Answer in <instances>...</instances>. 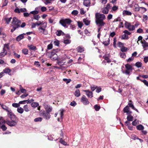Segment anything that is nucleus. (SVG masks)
<instances>
[{
  "mask_svg": "<svg viewBox=\"0 0 148 148\" xmlns=\"http://www.w3.org/2000/svg\"><path fill=\"white\" fill-rule=\"evenodd\" d=\"M97 86H95L94 85H93V86H91V90L92 91H94L96 88H97Z\"/></svg>",
  "mask_w": 148,
  "mask_h": 148,
  "instance_id": "nucleus-57",
  "label": "nucleus"
},
{
  "mask_svg": "<svg viewBox=\"0 0 148 148\" xmlns=\"http://www.w3.org/2000/svg\"><path fill=\"white\" fill-rule=\"evenodd\" d=\"M50 57L51 60H56L58 58V56L57 54L54 55L53 56H50Z\"/></svg>",
  "mask_w": 148,
  "mask_h": 148,
  "instance_id": "nucleus-31",
  "label": "nucleus"
},
{
  "mask_svg": "<svg viewBox=\"0 0 148 148\" xmlns=\"http://www.w3.org/2000/svg\"><path fill=\"white\" fill-rule=\"evenodd\" d=\"M17 111L19 113L22 114L24 110L21 107H20L19 108H18Z\"/></svg>",
  "mask_w": 148,
  "mask_h": 148,
  "instance_id": "nucleus-37",
  "label": "nucleus"
},
{
  "mask_svg": "<svg viewBox=\"0 0 148 148\" xmlns=\"http://www.w3.org/2000/svg\"><path fill=\"white\" fill-rule=\"evenodd\" d=\"M58 51V49H53L51 52H48V53L50 54L51 55L50 56H53L54 55L57 54L56 53Z\"/></svg>",
  "mask_w": 148,
  "mask_h": 148,
  "instance_id": "nucleus-18",
  "label": "nucleus"
},
{
  "mask_svg": "<svg viewBox=\"0 0 148 148\" xmlns=\"http://www.w3.org/2000/svg\"><path fill=\"white\" fill-rule=\"evenodd\" d=\"M39 31L42 33L43 34L45 35H47V32L45 29L43 28L42 27H39L38 29Z\"/></svg>",
  "mask_w": 148,
  "mask_h": 148,
  "instance_id": "nucleus-13",
  "label": "nucleus"
},
{
  "mask_svg": "<svg viewBox=\"0 0 148 148\" xmlns=\"http://www.w3.org/2000/svg\"><path fill=\"white\" fill-rule=\"evenodd\" d=\"M110 56L109 54L106 56V55H104L103 56V58H104L105 60L107 61V62L108 63H110L111 61L110 59Z\"/></svg>",
  "mask_w": 148,
  "mask_h": 148,
  "instance_id": "nucleus-15",
  "label": "nucleus"
},
{
  "mask_svg": "<svg viewBox=\"0 0 148 148\" xmlns=\"http://www.w3.org/2000/svg\"><path fill=\"white\" fill-rule=\"evenodd\" d=\"M142 63L139 62H137L135 64V66L138 68L141 67L142 66Z\"/></svg>",
  "mask_w": 148,
  "mask_h": 148,
  "instance_id": "nucleus-30",
  "label": "nucleus"
},
{
  "mask_svg": "<svg viewBox=\"0 0 148 148\" xmlns=\"http://www.w3.org/2000/svg\"><path fill=\"white\" fill-rule=\"evenodd\" d=\"M125 27L130 31H133L135 29L134 25H131L130 23L126 21L125 24Z\"/></svg>",
  "mask_w": 148,
  "mask_h": 148,
  "instance_id": "nucleus-7",
  "label": "nucleus"
},
{
  "mask_svg": "<svg viewBox=\"0 0 148 148\" xmlns=\"http://www.w3.org/2000/svg\"><path fill=\"white\" fill-rule=\"evenodd\" d=\"M77 50L78 52H79L80 53L83 52L84 51L83 48H82L81 47H78V48Z\"/></svg>",
  "mask_w": 148,
  "mask_h": 148,
  "instance_id": "nucleus-56",
  "label": "nucleus"
},
{
  "mask_svg": "<svg viewBox=\"0 0 148 148\" xmlns=\"http://www.w3.org/2000/svg\"><path fill=\"white\" fill-rule=\"evenodd\" d=\"M39 104L37 102H33L31 104V106L32 107L36 108L38 107Z\"/></svg>",
  "mask_w": 148,
  "mask_h": 148,
  "instance_id": "nucleus-34",
  "label": "nucleus"
},
{
  "mask_svg": "<svg viewBox=\"0 0 148 148\" xmlns=\"http://www.w3.org/2000/svg\"><path fill=\"white\" fill-rule=\"evenodd\" d=\"M94 108L97 111H99L100 108V107L97 105H96L94 106Z\"/></svg>",
  "mask_w": 148,
  "mask_h": 148,
  "instance_id": "nucleus-48",
  "label": "nucleus"
},
{
  "mask_svg": "<svg viewBox=\"0 0 148 148\" xmlns=\"http://www.w3.org/2000/svg\"><path fill=\"white\" fill-rule=\"evenodd\" d=\"M129 110H130V108L128 105H127L123 108V111L124 113L127 114L129 112Z\"/></svg>",
  "mask_w": 148,
  "mask_h": 148,
  "instance_id": "nucleus-25",
  "label": "nucleus"
},
{
  "mask_svg": "<svg viewBox=\"0 0 148 148\" xmlns=\"http://www.w3.org/2000/svg\"><path fill=\"white\" fill-rule=\"evenodd\" d=\"M131 137L132 139L134 140H136V139H138V138L134 134L132 135H131Z\"/></svg>",
  "mask_w": 148,
  "mask_h": 148,
  "instance_id": "nucleus-53",
  "label": "nucleus"
},
{
  "mask_svg": "<svg viewBox=\"0 0 148 148\" xmlns=\"http://www.w3.org/2000/svg\"><path fill=\"white\" fill-rule=\"evenodd\" d=\"M83 91L86 92V95L88 97L91 98L93 97V92L89 91V90H83Z\"/></svg>",
  "mask_w": 148,
  "mask_h": 148,
  "instance_id": "nucleus-10",
  "label": "nucleus"
},
{
  "mask_svg": "<svg viewBox=\"0 0 148 148\" xmlns=\"http://www.w3.org/2000/svg\"><path fill=\"white\" fill-rule=\"evenodd\" d=\"M127 105L129 107H130L132 108V109L135 110L137 112H139L138 110L134 107L133 104V102L131 100L129 101V102Z\"/></svg>",
  "mask_w": 148,
  "mask_h": 148,
  "instance_id": "nucleus-11",
  "label": "nucleus"
},
{
  "mask_svg": "<svg viewBox=\"0 0 148 148\" xmlns=\"http://www.w3.org/2000/svg\"><path fill=\"white\" fill-rule=\"evenodd\" d=\"M118 9V6H114L112 8V10L113 11H115L117 10Z\"/></svg>",
  "mask_w": 148,
  "mask_h": 148,
  "instance_id": "nucleus-63",
  "label": "nucleus"
},
{
  "mask_svg": "<svg viewBox=\"0 0 148 148\" xmlns=\"http://www.w3.org/2000/svg\"><path fill=\"white\" fill-rule=\"evenodd\" d=\"M71 41L68 39L64 40L63 42L65 44H68L70 43Z\"/></svg>",
  "mask_w": 148,
  "mask_h": 148,
  "instance_id": "nucleus-50",
  "label": "nucleus"
},
{
  "mask_svg": "<svg viewBox=\"0 0 148 148\" xmlns=\"http://www.w3.org/2000/svg\"><path fill=\"white\" fill-rule=\"evenodd\" d=\"M127 50V48L125 47H123L121 49V51L122 52H126Z\"/></svg>",
  "mask_w": 148,
  "mask_h": 148,
  "instance_id": "nucleus-39",
  "label": "nucleus"
},
{
  "mask_svg": "<svg viewBox=\"0 0 148 148\" xmlns=\"http://www.w3.org/2000/svg\"><path fill=\"white\" fill-rule=\"evenodd\" d=\"M7 51L5 49L3 48L2 52L0 53V56L3 57L7 55Z\"/></svg>",
  "mask_w": 148,
  "mask_h": 148,
  "instance_id": "nucleus-22",
  "label": "nucleus"
},
{
  "mask_svg": "<svg viewBox=\"0 0 148 148\" xmlns=\"http://www.w3.org/2000/svg\"><path fill=\"white\" fill-rule=\"evenodd\" d=\"M42 118L41 117L36 118L34 119V121L35 122H41L42 121Z\"/></svg>",
  "mask_w": 148,
  "mask_h": 148,
  "instance_id": "nucleus-36",
  "label": "nucleus"
},
{
  "mask_svg": "<svg viewBox=\"0 0 148 148\" xmlns=\"http://www.w3.org/2000/svg\"><path fill=\"white\" fill-rule=\"evenodd\" d=\"M40 115L42 116L44 118L47 120L49 119L51 117L50 113L44 110H42L40 111Z\"/></svg>",
  "mask_w": 148,
  "mask_h": 148,
  "instance_id": "nucleus-5",
  "label": "nucleus"
},
{
  "mask_svg": "<svg viewBox=\"0 0 148 148\" xmlns=\"http://www.w3.org/2000/svg\"><path fill=\"white\" fill-rule=\"evenodd\" d=\"M38 11L37 10H34L32 11H31L30 12V14H32L34 15H35L36 14H38Z\"/></svg>",
  "mask_w": 148,
  "mask_h": 148,
  "instance_id": "nucleus-58",
  "label": "nucleus"
},
{
  "mask_svg": "<svg viewBox=\"0 0 148 148\" xmlns=\"http://www.w3.org/2000/svg\"><path fill=\"white\" fill-rule=\"evenodd\" d=\"M20 105L19 103L18 104L17 103H13L12 104V106L15 108L18 107Z\"/></svg>",
  "mask_w": 148,
  "mask_h": 148,
  "instance_id": "nucleus-61",
  "label": "nucleus"
},
{
  "mask_svg": "<svg viewBox=\"0 0 148 148\" xmlns=\"http://www.w3.org/2000/svg\"><path fill=\"white\" fill-rule=\"evenodd\" d=\"M45 108L46 110V111H45L49 113L52 111L53 109L52 107L49 105H46L45 106Z\"/></svg>",
  "mask_w": 148,
  "mask_h": 148,
  "instance_id": "nucleus-12",
  "label": "nucleus"
},
{
  "mask_svg": "<svg viewBox=\"0 0 148 148\" xmlns=\"http://www.w3.org/2000/svg\"><path fill=\"white\" fill-rule=\"evenodd\" d=\"M24 35H25V34L23 33L17 36L16 38V40L18 41H19L23 39L24 38Z\"/></svg>",
  "mask_w": 148,
  "mask_h": 148,
  "instance_id": "nucleus-16",
  "label": "nucleus"
},
{
  "mask_svg": "<svg viewBox=\"0 0 148 148\" xmlns=\"http://www.w3.org/2000/svg\"><path fill=\"white\" fill-rule=\"evenodd\" d=\"M0 128H1L3 131H5L7 129V127L4 125H2L1 127Z\"/></svg>",
  "mask_w": 148,
  "mask_h": 148,
  "instance_id": "nucleus-52",
  "label": "nucleus"
},
{
  "mask_svg": "<svg viewBox=\"0 0 148 148\" xmlns=\"http://www.w3.org/2000/svg\"><path fill=\"white\" fill-rule=\"evenodd\" d=\"M77 23L78 27L80 28H81L83 25V24L80 21H77Z\"/></svg>",
  "mask_w": 148,
  "mask_h": 148,
  "instance_id": "nucleus-44",
  "label": "nucleus"
},
{
  "mask_svg": "<svg viewBox=\"0 0 148 148\" xmlns=\"http://www.w3.org/2000/svg\"><path fill=\"white\" fill-rule=\"evenodd\" d=\"M123 14L124 16H131L132 14V13L129 11H128L126 10H124L123 12Z\"/></svg>",
  "mask_w": 148,
  "mask_h": 148,
  "instance_id": "nucleus-20",
  "label": "nucleus"
},
{
  "mask_svg": "<svg viewBox=\"0 0 148 148\" xmlns=\"http://www.w3.org/2000/svg\"><path fill=\"white\" fill-rule=\"evenodd\" d=\"M20 90L21 92L22 93H26L27 92V90L23 88L21 85H20Z\"/></svg>",
  "mask_w": 148,
  "mask_h": 148,
  "instance_id": "nucleus-33",
  "label": "nucleus"
},
{
  "mask_svg": "<svg viewBox=\"0 0 148 148\" xmlns=\"http://www.w3.org/2000/svg\"><path fill=\"white\" fill-rule=\"evenodd\" d=\"M65 62H64L63 64H62L60 66V69H61L62 70H64L66 68L67 66H64L63 65L64 64Z\"/></svg>",
  "mask_w": 148,
  "mask_h": 148,
  "instance_id": "nucleus-43",
  "label": "nucleus"
},
{
  "mask_svg": "<svg viewBox=\"0 0 148 148\" xmlns=\"http://www.w3.org/2000/svg\"><path fill=\"white\" fill-rule=\"evenodd\" d=\"M0 105L1 106L2 108L8 112V111L10 110L9 108L6 106L5 105H3L1 104H0Z\"/></svg>",
  "mask_w": 148,
  "mask_h": 148,
  "instance_id": "nucleus-23",
  "label": "nucleus"
},
{
  "mask_svg": "<svg viewBox=\"0 0 148 148\" xmlns=\"http://www.w3.org/2000/svg\"><path fill=\"white\" fill-rule=\"evenodd\" d=\"M136 128L138 130H141L144 129V127L142 125H140L136 126Z\"/></svg>",
  "mask_w": 148,
  "mask_h": 148,
  "instance_id": "nucleus-29",
  "label": "nucleus"
},
{
  "mask_svg": "<svg viewBox=\"0 0 148 148\" xmlns=\"http://www.w3.org/2000/svg\"><path fill=\"white\" fill-rule=\"evenodd\" d=\"M91 4L90 0H84L83 2L84 5L86 7H89Z\"/></svg>",
  "mask_w": 148,
  "mask_h": 148,
  "instance_id": "nucleus-17",
  "label": "nucleus"
},
{
  "mask_svg": "<svg viewBox=\"0 0 148 148\" xmlns=\"http://www.w3.org/2000/svg\"><path fill=\"white\" fill-rule=\"evenodd\" d=\"M95 23L98 27H103L106 24L104 20L106 19L105 15L103 14L97 13L95 14Z\"/></svg>",
  "mask_w": 148,
  "mask_h": 148,
  "instance_id": "nucleus-1",
  "label": "nucleus"
},
{
  "mask_svg": "<svg viewBox=\"0 0 148 148\" xmlns=\"http://www.w3.org/2000/svg\"><path fill=\"white\" fill-rule=\"evenodd\" d=\"M83 21L85 24L86 25H88L90 24V21H89L86 18L84 19Z\"/></svg>",
  "mask_w": 148,
  "mask_h": 148,
  "instance_id": "nucleus-28",
  "label": "nucleus"
},
{
  "mask_svg": "<svg viewBox=\"0 0 148 148\" xmlns=\"http://www.w3.org/2000/svg\"><path fill=\"white\" fill-rule=\"evenodd\" d=\"M4 49H7L8 50H9L10 47L9 46V44L8 43L7 44H5L4 45V47L3 48Z\"/></svg>",
  "mask_w": 148,
  "mask_h": 148,
  "instance_id": "nucleus-41",
  "label": "nucleus"
},
{
  "mask_svg": "<svg viewBox=\"0 0 148 148\" xmlns=\"http://www.w3.org/2000/svg\"><path fill=\"white\" fill-rule=\"evenodd\" d=\"M109 10L106 8H104L102 10V12L105 14H107L108 13Z\"/></svg>",
  "mask_w": 148,
  "mask_h": 148,
  "instance_id": "nucleus-40",
  "label": "nucleus"
},
{
  "mask_svg": "<svg viewBox=\"0 0 148 148\" xmlns=\"http://www.w3.org/2000/svg\"><path fill=\"white\" fill-rule=\"evenodd\" d=\"M62 31L61 30H57L56 32V35L58 36H60L61 35Z\"/></svg>",
  "mask_w": 148,
  "mask_h": 148,
  "instance_id": "nucleus-51",
  "label": "nucleus"
},
{
  "mask_svg": "<svg viewBox=\"0 0 148 148\" xmlns=\"http://www.w3.org/2000/svg\"><path fill=\"white\" fill-rule=\"evenodd\" d=\"M18 122V120H11V121L8 120L6 121V124L10 127L14 126L17 124Z\"/></svg>",
  "mask_w": 148,
  "mask_h": 148,
  "instance_id": "nucleus-8",
  "label": "nucleus"
},
{
  "mask_svg": "<svg viewBox=\"0 0 148 148\" xmlns=\"http://www.w3.org/2000/svg\"><path fill=\"white\" fill-rule=\"evenodd\" d=\"M142 82H143L145 85L148 87V82L146 80L144 79L143 80Z\"/></svg>",
  "mask_w": 148,
  "mask_h": 148,
  "instance_id": "nucleus-64",
  "label": "nucleus"
},
{
  "mask_svg": "<svg viewBox=\"0 0 148 148\" xmlns=\"http://www.w3.org/2000/svg\"><path fill=\"white\" fill-rule=\"evenodd\" d=\"M27 47L30 50H33L34 51L37 50V48L35 46L33 45H28Z\"/></svg>",
  "mask_w": 148,
  "mask_h": 148,
  "instance_id": "nucleus-14",
  "label": "nucleus"
},
{
  "mask_svg": "<svg viewBox=\"0 0 148 148\" xmlns=\"http://www.w3.org/2000/svg\"><path fill=\"white\" fill-rule=\"evenodd\" d=\"M74 94L77 97H78L81 95L80 90L79 89H77L75 91Z\"/></svg>",
  "mask_w": 148,
  "mask_h": 148,
  "instance_id": "nucleus-24",
  "label": "nucleus"
},
{
  "mask_svg": "<svg viewBox=\"0 0 148 148\" xmlns=\"http://www.w3.org/2000/svg\"><path fill=\"white\" fill-rule=\"evenodd\" d=\"M129 38L128 36V35H127L125 34H123L122 37L121 39H124V40H127Z\"/></svg>",
  "mask_w": 148,
  "mask_h": 148,
  "instance_id": "nucleus-38",
  "label": "nucleus"
},
{
  "mask_svg": "<svg viewBox=\"0 0 148 148\" xmlns=\"http://www.w3.org/2000/svg\"><path fill=\"white\" fill-rule=\"evenodd\" d=\"M113 41H114L113 42V46L114 48H116V40L115 37L114 38Z\"/></svg>",
  "mask_w": 148,
  "mask_h": 148,
  "instance_id": "nucleus-49",
  "label": "nucleus"
},
{
  "mask_svg": "<svg viewBox=\"0 0 148 148\" xmlns=\"http://www.w3.org/2000/svg\"><path fill=\"white\" fill-rule=\"evenodd\" d=\"M60 142L64 145H66V143L64 140L62 138H60Z\"/></svg>",
  "mask_w": 148,
  "mask_h": 148,
  "instance_id": "nucleus-46",
  "label": "nucleus"
},
{
  "mask_svg": "<svg viewBox=\"0 0 148 148\" xmlns=\"http://www.w3.org/2000/svg\"><path fill=\"white\" fill-rule=\"evenodd\" d=\"M63 80L64 81L66 82V84H68L71 81V79H66V78H64L63 79Z\"/></svg>",
  "mask_w": 148,
  "mask_h": 148,
  "instance_id": "nucleus-45",
  "label": "nucleus"
},
{
  "mask_svg": "<svg viewBox=\"0 0 148 148\" xmlns=\"http://www.w3.org/2000/svg\"><path fill=\"white\" fill-rule=\"evenodd\" d=\"M23 108H24V110L26 112H28L30 110H29L28 108L27 105H25L24 106Z\"/></svg>",
  "mask_w": 148,
  "mask_h": 148,
  "instance_id": "nucleus-42",
  "label": "nucleus"
},
{
  "mask_svg": "<svg viewBox=\"0 0 148 148\" xmlns=\"http://www.w3.org/2000/svg\"><path fill=\"white\" fill-rule=\"evenodd\" d=\"M66 59H70V58L67 57V58H65L64 60L63 59H62V60H61L60 59L58 60H57L58 64L60 66V65H61L62 64H63V63H64V62H63L62 60H66Z\"/></svg>",
  "mask_w": 148,
  "mask_h": 148,
  "instance_id": "nucleus-21",
  "label": "nucleus"
},
{
  "mask_svg": "<svg viewBox=\"0 0 148 148\" xmlns=\"http://www.w3.org/2000/svg\"><path fill=\"white\" fill-rule=\"evenodd\" d=\"M127 119L128 121H132L133 120V117L131 115H128L127 116Z\"/></svg>",
  "mask_w": 148,
  "mask_h": 148,
  "instance_id": "nucleus-27",
  "label": "nucleus"
},
{
  "mask_svg": "<svg viewBox=\"0 0 148 148\" xmlns=\"http://www.w3.org/2000/svg\"><path fill=\"white\" fill-rule=\"evenodd\" d=\"M21 23V21L19 20L16 17H14L13 18L12 21V26L15 27L17 29L20 27Z\"/></svg>",
  "mask_w": 148,
  "mask_h": 148,
  "instance_id": "nucleus-2",
  "label": "nucleus"
},
{
  "mask_svg": "<svg viewBox=\"0 0 148 148\" xmlns=\"http://www.w3.org/2000/svg\"><path fill=\"white\" fill-rule=\"evenodd\" d=\"M72 21L69 18L62 19L60 21V23L63 27H65L66 24L69 25L72 22Z\"/></svg>",
  "mask_w": 148,
  "mask_h": 148,
  "instance_id": "nucleus-4",
  "label": "nucleus"
},
{
  "mask_svg": "<svg viewBox=\"0 0 148 148\" xmlns=\"http://www.w3.org/2000/svg\"><path fill=\"white\" fill-rule=\"evenodd\" d=\"M134 59V58L133 57H131L129 58L128 59H127V62H130L132 61H133Z\"/></svg>",
  "mask_w": 148,
  "mask_h": 148,
  "instance_id": "nucleus-60",
  "label": "nucleus"
},
{
  "mask_svg": "<svg viewBox=\"0 0 148 148\" xmlns=\"http://www.w3.org/2000/svg\"><path fill=\"white\" fill-rule=\"evenodd\" d=\"M54 45L58 46L60 45V42L58 40H56L54 41Z\"/></svg>",
  "mask_w": 148,
  "mask_h": 148,
  "instance_id": "nucleus-47",
  "label": "nucleus"
},
{
  "mask_svg": "<svg viewBox=\"0 0 148 148\" xmlns=\"http://www.w3.org/2000/svg\"><path fill=\"white\" fill-rule=\"evenodd\" d=\"M118 47H123V43L120 41L118 42Z\"/></svg>",
  "mask_w": 148,
  "mask_h": 148,
  "instance_id": "nucleus-62",
  "label": "nucleus"
},
{
  "mask_svg": "<svg viewBox=\"0 0 148 148\" xmlns=\"http://www.w3.org/2000/svg\"><path fill=\"white\" fill-rule=\"evenodd\" d=\"M80 101L85 105H88L89 103V102L88 99L86 98V97L84 95L82 96L81 99Z\"/></svg>",
  "mask_w": 148,
  "mask_h": 148,
  "instance_id": "nucleus-9",
  "label": "nucleus"
},
{
  "mask_svg": "<svg viewBox=\"0 0 148 148\" xmlns=\"http://www.w3.org/2000/svg\"><path fill=\"white\" fill-rule=\"evenodd\" d=\"M77 105L76 102L74 101L70 103V105L72 106H75Z\"/></svg>",
  "mask_w": 148,
  "mask_h": 148,
  "instance_id": "nucleus-55",
  "label": "nucleus"
},
{
  "mask_svg": "<svg viewBox=\"0 0 148 148\" xmlns=\"http://www.w3.org/2000/svg\"><path fill=\"white\" fill-rule=\"evenodd\" d=\"M125 67L126 70L123 71L122 73L126 75H129L131 71H132L133 69L132 66L130 64L127 63L125 65Z\"/></svg>",
  "mask_w": 148,
  "mask_h": 148,
  "instance_id": "nucleus-3",
  "label": "nucleus"
},
{
  "mask_svg": "<svg viewBox=\"0 0 148 148\" xmlns=\"http://www.w3.org/2000/svg\"><path fill=\"white\" fill-rule=\"evenodd\" d=\"M12 18V17L8 18L6 17H5L4 18V20L5 21V23L7 24H9Z\"/></svg>",
  "mask_w": 148,
  "mask_h": 148,
  "instance_id": "nucleus-19",
  "label": "nucleus"
},
{
  "mask_svg": "<svg viewBox=\"0 0 148 148\" xmlns=\"http://www.w3.org/2000/svg\"><path fill=\"white\" fill-rule=\"evenodd\" d=\"M22 52L24 55H26L28 54V50L27 49H24L22 50Z\"/></svg>",
  "mask_w": 148,
  "mask_h": 148,
  "instance_id": "nucleus-35",
  "label": "nucleus"
},
{
  "mask_svg": "<svg viewBox=\"0 0 148 148\" xmlns=\"http://www.w3.org/2000/svg\"><path fill=\"white\" fill-rule=\"evenodd\" d=\"M53 47V45L51 43L48 45L47 46V49L48 50L51 49Z\"/></svg>",
  "mask_w": 148,
  "mask_h": 148,
  "instance_id": "nucleus-59",
  "label": "nucleus"
},
{
  "mask_svg": "<svg viewBox=\"0 0 148 148\" xmlns=\"http://www.w3.org/2000/svg\"><path fill=\"white\" fill-rule=\"evenodd\" d=\"M78 13V12L77 10H73L71 14L73 15H77Z\"/></svg>",
  "mask_w": 148,
  "mask_h": 148,
  "instance_id": "nucleus-54",
  "label": "nucleus"
},
{
  "mask_svg": "<svg viewBox=\"0 0 148 148\" xmlns=\"http://www.w3.org/2000/svg\"><path fill=\"white\" fill-rule=\"evenodd\" d=\"M103 43L104 45L105 46H107L109 45L110 44V40L109 38L107 41H104L103 42Z\"/></svg>",
  "mask_w": 148,
  "mask_h": 148,
  "instance_id": "nucleus-32",
  "label": "nucleus"
},
{
  "mask_svg": "<svg viewBox=\"0 0 148 148\" xmlns=\"http://www.w3.org/2000/svg\"><path fill=\"white\" fill-rule=\"evenodd\" d=\"M11 70L9 68L7 67L3 71V72L6 73H8V74L10 75L9 73L11 72Z\"/></svg>",
  "mask_w": 148,
  "mask_h": 148,
  "instance_id": "nucleus-26",
  "label": "nucleus"
},
{
  "mask_svg": "<svg viewBox=\"0 0 148 148\" xmlns=\"http://www.w3.org/2000/svg\"><path fill=\"white\" fill-rule=\"evenodd\" d=\"M8 115L11 120H18V118H17L15 114L13 113L11 110L8 112Z\"/></svg>",
  "mask_w": 148,
  "mask_h": 148,
  "instance_id": "nucleus-6",
  "label": "nucleus"
}]
</instances>
